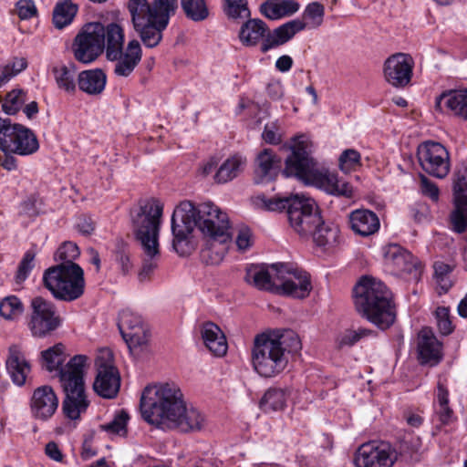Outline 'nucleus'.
<instances>
[{
	"mask_svg": "<svg viewBox=\"0 0 467 467\" xmlns=\"http://www.w3.org/2000/svg\"><path fill=\"white\" fill-rule=\"evenodd\" d=\"M195 227L206 237H213L222 243L231 240L230 221L212 202L195 206L190 201L182 202L171 216L172 247L180 255H187L194 249L192 234Z\"/></svg>",
	"mask_w": 467,
	"mask_h": 467,
	"instance_id": "f257e3e1",
	"label": "nucleus"
},
{
	"mask_svg": "<svg viewBox=\"0 0 467 467\" xmlns=\"http://www.w3.org/2000/svg\"><path fill=\"white\" fill-rule=\"evenodd\" d=\"M140 407L142 418L161 429L188 432L200 431L204 424L203 415L194 408L187 409L181 389L172 384L146 387Z\"/></svg>",
	"mask_w": 467,
	"mask_h": 467,
	"instance_id": "f03ea898",
	"label": "nucleus"
},
{
	"mask_svg": "<svg viewBox=\"0 0 467 467\" xmlns=\"http://www.w3.org/2000/svg\"><path fill=\"white\" fill-rule=\"evenodd\" d=\"M43 368L54 377L58 378L60 386L65 392L62 410L67 418L77 420L85 413L89 401L85 391L84 368L87 363L85 355H76L66 364L67 354L65 346L57 343L41 352Z\"/></svg>",
	"mask_w": 467,
	"mask_h": 467,
	"instance_id": "7ed1b4c3",
	"label": "nucleus"
},
{
	"mask_svg": "<svg viewBox=\"0 0 467 467\" xmlns=\"http://www.w3.org/2000/svg\"><path fill=\"white\" fill-rule=\"evenodd\" d=\"M291 154L285 160L283 174L285 177H296L306 184L314 185L328 194L352 198L353 187L327 169L318 167L311 156L312 142L306 135L294 138L290 146Z\"/></svg>",
	"mask_w": 467,
	"mask_h": 467,
	"instance_id": "20e7f679",
	"label": "nucleus"
},
{
	"mask_svg": "<svg viewBox=\"0 0 467 467\" xmlns=\"http://www.w3.org/2000/svg\"><path fill=\"white\" fill-rule=\"evenodd\" d=\"M301 348L300 338L294 330L262 333L254 340L253 367L261 377H275L286 368L289 354L297 353Z\"/></svg>",
	"mask_w": 467,
	"mask_h": 467,
	"instance_id": "39448f33",
	"label": "nucleus"
},
{
	"mask_svg": "<svg viewBox=\"0 0 467 467\" xmlns=\"http://www.w3.org/2000/svg\"><path fill=\"white\" fill-rule=\"evenodd\" d=\"M127 8L142 44L153 48L161 42L163 31L178 8V0H129Z\"/></svg>",
	"mask_w": 467,
	"mask_h": 467,
	"instance_id": "423d86ee",
	"label": "nucleus"
},
{
	"mask_svg": "<svg viewBox=\"0 0 467 467\" xmlns=\"http://www.w3.org/2000/svg\"><path fill=\"white\" fill-rule=\"evenodd\" d=\"M162 210V205L158 201L147 200L140 202L139 209L131 213L134 234L144 254L143 265L138 275L140 283L149 281L158 266Z\"/></svg>",
	"mask_w": 467,
	"mask_h": 467,
	"instance_id": "0eeeda50",
	"label": "nucleus"
},
{
	"mask_svg": "<svg viewBox=\"0 0 467 467\" xmlns=\"http://www.w3.org/2000/svg\"><path fill=\"white\" fill-rule=\"evenodd\" d=\"M353 292L355 306L359 314L382 330L393 325L396 319L395 305L391 292L384 283L363 276Z\"/></svg>",
	"mask_w": 467,
	"mask_h": 467,
	"instance_id": "6e6552de",
	"label": "nucleus"
},
{
	"mask_svg": "<svg viewBox=\"0 0 467 467\" xmlns=\"http://www.w3.org/2000/svg\"><path fill=\"white\" fill-rule=\"evenodd\" d=\"M264 206L268 211L281 212L286 210L291 227L300 235L307 236L322 223L320 211L311 198L298 194L264 199Z\"/></svg>",
	"mask_w": 467,
	"mask_h": 467,
	"instance_id": "1a4fd4ad",
	"label": "nucleus"
},
{
	"mask_svg": "<svg viewBox=\"0 0 467 467\" xmlns=\"http://www.w3.org/2000/svg\"><path fill=\"white\" fill-rule=\"evenodd\" d=\"M43 285L58 300L71 302L85 290L84 271L78 265H56L43 274Z\"/></svg>",
	"mask_w": 467,
	"mask_h": 467,
	"instance_id": "9d476101",
	"label": "nucleus"
},
{
	"mask_svg": "<svg viewBox=\"0 0 467 467\" xmlns=\"http://www.w3.org/2000/svg\"><path fill=\"white\" fill-rule=\"evenodd\" d=\"M29 309L27 326L33 337H46L61 326L56 306L42 296L32 298Z\"/></svg>",
	"mask_w": 467,
	"mask_h": 467,
	"instance_id": "9b49d317",
	"label": "nucleus"
},
{
	"mask_svg": "<svg viewBox=\"0 0 467 467\" xmlns=\"http://www.w3.org/2000/svg\"><path fill=\"white\" fill-rule=\"evenodd\" d=\"M278 280L277 295L303 299L312 290L310 275L304 270L295 268L290 264L276 263L272 265Z\"/></svg>",
	"mask_w": 467,
	"mask_h": 467,
	"instance_id": "f8f14e48",
	"label": "nucleus"
},
{
	"mask_svg": "<svg viewBox=\"0 0 467 467\" xmlns=\"http://www.w3.org/2000/svg\"><path fill=\"white\" fill-rule=\"evenodd\" d=\"M103 31L100 22L86 24L72 44L74 57L80 63L95 61L104 51Z\"/></svg>",
	"mask_w": 467,
	"mask_h": 467,
	"instance_id": "ddd939ff",
	"label": "nucleus"
},
{
	"mask_svg": "<svg viewBox=\"0 0 467 467\" xmlns=\"http://www.w3.org/2000/svg\"><path fill=\"white\" fill-rule=\"evenodd\" d=\"M398 459L396 450L383 441L361 444L354 453L355 467H392Z\"/></svg>",
	"mask_w": 467,
	"mask_h": 467,
	"instance_id": "4468645a",
	"label": "nucleus"
},
{
	"mask_svg": "<svg viewBox=\"0 0 467 467\" xmlns=\"http://www.w3.org/2000/svg\"><path fill=\"white\" fill-rule=\"evenodd\" d=\"M417 157L420 167L431 176L443 179L450 172V154L440 142L427 140L418 146Z\"/></svg>",
	"mask_w": 467,
	"mask_h": 467,
	"instance_id": "2eb2a0df",
	"label": "nucleus"
},
{
	"mask_svg": "<svg viewBox=\"0 0 467 467\" xmlns=\"http://www.w3.org/2000/svg\"><path fill=\"white\" fill-rule=\"evenodd\" d=\"M118 327L131 353L146 347L149 330L139 314L130 309L122 310L119 316Z\"/></svg>",
	"mask_w": 467,
	"mask_h": 467,
	"instance_id": "dca6fc26",
	"label": "nucleus"
},
{
	"mask_svg": "<svg viewBox=\"0 0 467 467\" xmlns=\"http://www.w3.org/2000/svg\"><path fill=\"white\" fill-rule=\"evenodd\" d=\"M384 264L395 275H412L418 278L420 263L407 249L398 244H389L383 247Z\"/></svg>",
	"mask_w": 467,
	"mask_h": 467,
	"instance_id": "f3484780",
	"label": "nucleus"
},
{
	"mask_svg": "<svg viewBox=\"0 0 467 467\" xmlns=\"http://www.w3.org/2000/svg\"><path fill=\"white\" fill-rule=\"evenodd\" d=\"M413 67V58L409 54H393L384 62V78L394 88H404L411 80Z\"/></svg>",
	"mask_w": 467,
	"mask_h": 467,
	"instance_id": "a211bd4d",
	"label": "nucleus"
},
{
	"mask_svg": "<svg viewBox=\"0 0 467 467\" xmlns=\"http://www.w3.org/2000/svg\"><path fill=\"white\" fill-rule=\"evenodd\" d=\"M38 148L39 144L35 133L22 124L14 123L10 136L4 140L1 150L4 153L27 156L36 152Z\"/></svg>",
	"mask_w": 467,
	"mask_h": 467,
	"instance_id": "6ab92c4d",
	"label": "nucleus"
},
{
	"mask_svg": "<svg viewBox=\"0 0 467 467\" xmlns=\"http://www.w3.org/2000/svg\"><path fill=\"white\" fill-rule=\"evenodd\" d=\"M58 403V397L52 387H37L30 399L31 415L37 420L47 421L56 413Z\"/></svg>",
	"mask_w": 467,
	"mask_h": 467,
	"instance_id": "aec40b11",
	"label": "nucleus"
},
{
	"mask_svg": "<svg viewBox=\"0 0 467 467\" xmlns=\"http://www.w3.org/2000/svg\"><path fill=\"white\" fill-rule=\"evenodd\" d=\"M98 367V374L95 379L93 389L102 398H115L120 387L119 373L109 362H101L99 359L96 361Z\"/></svg>",
	"mask_w": 467,
	"mask_h": 467,
	"instance_id": "412c9836",
	"label": "nucleus"
},
{
	"mask_svg": "<svg viewBox=\"0 0 467 467\" xmlns=\"http://www.w3.org/2000/svg\"><path fill=\"white\" fill-rule=\"evenodd\" d=\"M306 27L307 23L306 21L296 18L279 26L272 31L269 29L266 38L260 46V51L265 54L271 49L285 45Z\"/></svg>",
	"mask_w": 467,
	"mask_h": 467,
	"instance_id": "4be33fe9",
	"label": "nucleus"
},
{
	"mask_svg": "<svg viewBox=\"0 0 467 467\" xmlns=\"http://www.w3.org/2000/svg\"><path fill=\"white\" fill-rule=\"evenodd\" d=\"M116 57H107L110 61H115L114 73L119 77H129L139 65L142 57V49L138 40L129 41L125 48H119Z\"/></svg>",
	"mask_w": 467,
	"mask_h": 467,
	"instance_id": "5701e85b",
	"label": "nucleus"
},
{
	"mask_svg": "<svg viewBox=\"0 0 467 467\" xmlns=\"http://www.w3.org/2000/svg\"><path fill=\"white\" fill-rule=\"evenodd\" d=\"M418 359L422 365L435 366L442 358L441 345L431 329L423 328L418 337Z\"/></svg>",
	"mask_w": 467,
	"mask_h": 467,
	"instance_id": "b1692460",
	"label": "nucleus"
},
{
	"mask_svg": "<svg viewBox=\"0 0 467 467\" xmlns=\"http://www.w3.org/2000/svg\"><path fill=\"white\" fill-rule=\"evenodd\" d=\"M5 368L14 384L22 387L31 371V366L17 345L10 346Z\"/></svg>",
	"mask_w": 467,
	"mask_h": 467,
	"instance_id": "393cba45",
	"label": "nucleus"
},
{
	"mask_svg": "<svg viewBox=\"0 0 467 467\" xmlns=\"http://www.w3.org/2000/svg\"><path fill=\"white\" fill-rule=\"evenodd\" d=\"M269 33V27L260 18H249L240 27L239 41L246 47H254L262 44Z\"/></svg>",
	"mask_w": 467,
	"mask_h": 467,
	"instance_id": "a878e982",
	"label": "nucleus"
},
{
	"mask_svg": "<svg viewBox=\"0 0 467 467\" xmlns=\"http://www.w3.org/2000/svg\"><path fill=\"white\" fill-rule=\"evenodd\" d=\"M281 160L270 149H265L255 160V182L260 183L275 179L280 168Z\"/></svg>",
	"mask_w": 467,
	"mask_h": 467,
	"instance_id": "bb28decb",
	"label": "nucleus"
},
{
	"mask_svg": "<svg viewBox=\"0 0 467 467\" xmlns=\"http://www.w3.org/2000/svg\"><path fill=\"white\" fill-rule=\"evenodd\" d=\"M351 229L361 236H369L379 229V219L370 210L358 209L349 214Z\"/></svg>",
	"mask_w": 467,
	"mask_h": 467,
	"instance_id": "cd10ccee",
	"label": "nucleus"
},
{
	"mask_svg": "<svg viewBox=\"0 0 467 467\" xmlns=\"http://www.w3.org/2000/svg\"><path fill=\"white\" fill-rule=\"evenodd\" d=\"M271 271L259 266L251 265L246 269L245 281L260 290H265L276 294L278 287V280L276 279L275 271L270 266Z\"/></svg>",
	"mask_w": 467,
	"mask_h": 467,
	"instance_id": "c85d7f7f",
	"label": "nucleus"
},
{
	"mask_svg": "<svg viewBox=\"0 0 467 467\" xmlns=\"http://www.w3.org/2000/svg\"><path fill=\"white\" fill-rule=\"evenodd\" d=\"M436 108L441 110L446 108L467 120V89L442 93L436 99Z\"/></svg>",
	"mask_w": 467,
	"mask_h": 467,
	"instance_id": "c756f323",
	"label": "nucleus"
},
{
	"mask_svg": "<svg viewBox=\"0 0 467 467\" xmlns=\"http://www.w3.org/2000/svg\"><path fill=\"white\" fill-rule=\"evenodd\" d=\"M201 335L206 348L215 356L222 357L227 351V342L221 328L213 322H206L201 327Z\"/></svg>",
	"mask_w": 467,
	"mask_h": 467,
	"instance_id": "7c9ffc66",
	"label": "nucleus"
},
{
	"mask_svg": "<svg viewBox=\"0 0 467 467\" xmlns=\"http://www.w3.org/2000/svg\"><path fill=\"white\" fill-rule=\"evenodd\" d=\"M106 82V74L100 68L84 70L78 76L79 89L88 95L100 94L105 88Z\"/></svg>",
	"mask_w": 467,
	"mask_h": 467,
	"instance_id": "2f4dec72",
	"label": "nucleus"
},
{
	"mask_svg": "<svg viewBox=\"0 0 467 467\" xmlns=\"http://www.w3.org/2000/svg\"><path fill=\"white\" fill-rule=\"evenodd\" d=\"M100 26L103 31V48L106 49V56L116 57L119 48L123 47V28L117 23H109L107 26L100 23Z\"/></svg>",
	"mask_w": 467,
	"mask_h": 467,
	"instance_id": "473e14b6",
	"label": "nucleus"
},
{
	"mask_svg": "<svg viewBox=\"0 0 467 467\" xmlns=\"http://www.w3.org/2000/svg\"><path fill=\"white\" fill-rule=\"evenodd\" d=\"M246 161L239 155H234L225 160L215 173L214 179L218 183H226L236 178L244 169Z\"/></svg>",
	"mask_w": 467,
	"mask_h": 467,
	"instance_id": "72a5a7b5",
	"label": "nucleus"
},
{
	"mask_svg": "<svg viewBox=\"0 0 467 467\" xmlns=\"http://www.w3.org/2000/svg\"><path fill=\"white\" fill-rule=\"evenodd\" d=\"M58 88L73 94L77 89V69L73 63L54 67L52 69Z\"/></svg>",
	"mask_w": 467,
	"mask_h": 467,
	"instance_id": "f704fd0d",
	"label": "nucleus"
},
{
	"mask_svg": "<svg viewBox=\"0 0 467 467\" xmlns=\"http://www.w3.org/2000/svg\"><path fill=\"white\" fill-rule=\"evenodd\" d=\"M78 11V5L71 0L58 1L53 10V24L56 28L62 29L70 25Z\"/></svg>",
	"mask_w": 467,
	"mask_h": 467,
	"instance_id": "c9c22d12",
	"label": "nucleus"
},
{
	"mask_svg": "<svg viewBox=\"0 0 467 467\" xmlns=\"http://www.w3.org/2000/svg\"><path fill=\"white\" fill-rule=\"evenodd\" d=\"M185 16L193 22H202L209 18L210 9L206 0H180Z\"/></svg>",
	"mask_w": 467,
	"mask_h": 467,
	"instance_id": "e433bc0d",
	"label": "nucleus"
},
{
	"mask_svg": "<svg viewBox=\"0 0 467 467\" xmlns=\"http://www.w3.org/2000/svg\"><path fill=\"white\" fill-rule=\"evenodd\" d=\"M207 238L205 247L201 251L202 261L207 265H218L226 254L228 243L213 240V237Z\"/></svg>",
	"mask_w": 467,
	"mask_h": 467,
	"instance_id": "4c0bfd02",
	"label": "nucleus"
},
{
	"mask_svg": "<svg viewBox=\"0 0 467 467\" xmlns=\"http://www.w3.org/2000/svg\"><path fill=\"white\" fill-rule=\"evenodd\" d=\"M286 394L282 389H269L260 400V408L265 412L276 411L284 409Z\"/></svg>",
	"mask_w": 467,
	"mask_h": 467,
	"instance_id": "58836bf2",
	"label": "nucleus"
},
{
	"mask_svg": "<svg viewBox=\"0 0 467 467\" xmlns=\"http://www.w3.org/2000/svg\"><path fill=\"white\" fill-rule=\"evenodd\" d=\"M454 210L451 214L453 231L462 234L467 229V199H454Z\"/></svg>",
	"mask_w": 467,
	"mask_h": 467,
	"instance_id": "ea45409f",
	"label": "nucleus"
},
{
	"mask_svg": "<svg viewBox=\"0 0 467 467\" xmlns=\"http://www.w3.org/2000/svg\"><path fill=\"white\" fill-rule=\"evenodd\" d=\"M26 101V92L22 88H15L9 91L3 101L2 109L8 115L17 113Z\"/></svg>",
	"mask_w": 467,
	"mask_h": 467,
	"instance_id": "a19ab883",
	"label": "nucleus"
},
{
	"mask_svg": "<svg viewBox=\"0 0 467 467\" xmlns=\"http://www.w3.org/2000/svg\"><path fill=\"white\" fill-rule=\"evenodd\" d=\"M24 312V306L16 296H8L0 301V315L6 320H14Z\"/></svg>",
	"mask_w": 467,
	"mask_h": 467,
	"instance_id": "79ce46f5",
	"label": "nucleus"
},
{
	"mask_svg": "<svg viewBox=\"0 0 467 467\" xmlns=\"http://www.w3.org/2000/svg\"><path fill=\"white\" fill-rule=\"evenodd\" d=\"M223 8L229 19L248 18L251 16L247 0H223Z\"/></svg>",
	"mask_w": 467,
	"mask_h": 467,
	"instance_id": "37998d69",
	"label": "nucleus"
},
{
	"mask_svg": "<svg viewBox=\"0 0 467 467\" xmlns=\"http://www.w3.org/2000/svg\"><path fill=\"white\" fill-rule=\"evenodd\" d=\"M80 254L79 249L75 243L64 242L54 254V260L58 265H77L74 263Z\"/></svg>",
	"mask_w": 467,
	"mask_h": 467,
	"instance_id": "c03bdc74",
	"label": "nucleus"
},
{
	"mask_svg": "<svg viewBox=\"0 0 467 467\" xmlns=\"http://www.w3.org/2000/svg\"><path fill=\"white\" fill-rule=\"evenodd\" d=\"M337 229L325 224L322 220V223L313 231L309 235L313 236V240L318 246L330 245L336 242L337 237Z\"/></svg>",
	"mask_w": 467,
	"mask_h": 467,
	"instance_id": "a18cd8bd",
	"label": "nucleus"
},
{
	"mask_svg": "<svg viewBox=\"0 0 467 467\" xmlns=\"http://www.w3.org/2000/svg\"><path fill=\"white\" fill-rule=\"evenodd\" d=\"M325 14V9L323 5L318 2H313L307 5L304 13L302 20H309L307 23L306 28H317L321 26L323 22V17Z\"/></svg>",
	"mask_w": 467,
	"mask_h": 467,
	"instance_id": "49530a36",
	"label": "nucleus"
},
{
	"mask_svg": "<svg viewBox=\"0 0 467 467\" xmlns=\"http://www.w3.org/2000/svg\"><path fill=\"white\" fill-rule=\"evenodd\" d=\"M129 419V414L125 410H121L115 415L110 422L101 425V429L109 433L125 436L127 434V423Z\"/></svg>",
	"mask_w": 467,
	"mask_h": 467,
	"instance_id": "de8ad7c7",
	"label": "nucleus"
},
{
	"mask_svg": "<svg viewBox=\"0 0 467 467\" xmlns=\"http://www.w3.org/2000/svg\"><path fill=\"white\" fill-rule=\"evenodd\" d=\"M454 199H467V163H462L454 175Z\"/></svg>",
	"mask_w": 467,
	"mask_h": 467,
	"instance_id": "09e8293b",
	"label": "nucleus"
},
{
	"mask_svg": "<svg viewBox=\"0 0 467 467\" xmlns=\"http://www.w3.org/2000/svg\"><path fill=\"white\" fill-rule=\"evenodd\" d=\"M35 257L36 253L34 251L28 250L26 252L16 273L15 279L16 284H22L28 277L30 272L35 266Z\"/></svg>",
	"mask_w": 467,
	"mask_h": 467,
	"instance_id": "8fccbe9b",
	"label": "nucleus"
},
{
	"mask_svg": "<svg viewBox=\"0 0 467 467\" xmlns=\"http://www.w3.org/2000/svg\"><path fill=\"white\" fill-rule=\"evenodd\" d=\"M43 200L37 194L29 195L20 204L21 213L28 217H36L45 213Z\"/></svg>",
	"mask_w": 467,
	"mask_h": 467,
	"instance_id": "3c124183",
	"label": "nucleus"
},
{
	"mask_svg": "<svg viewBox=\"0 0 467 467\" xmlns=\"http://www.w3.org/2000/svg\"><path fill=\"white\" fill-rule=\"evenodd\" d=\"M373 331L368 328H358V330H346L338 338L339 347H351L358 342L361 338L371 336Z\"/></svg>",
	"mask_w": 467,
	"mask_h": 467,
	"instance_id": "603ef678",
	"label": "nucleus"
},
{
	"mask_svg": "<svg viewBox=\"0 0 467 467\" xmlns=\"http://www.w3.org/2000/svg\"><path fill=\"white\" fill-rule=\"evenodd\" d=\"M360 163V154L358 151L348 149L344 150L339 157V168L345 173L355 170Z\"/></svg>",
	"mask_w": 467,
	"mask_h": 467,
	"instance_id": "864d4df0",
	"label": "nucleus"
},
{
	"mask_svg": "<svg viewBox=\"0 0 467 467\" xmlns=\"http://www.w3.org/2000/svg\"><path fill=\"white\" fill-rule=\"evenodd\" d=\"M437 326L442 336H448L453 331V326L450 319V310L444 306L437 307L435 311Z\"/></svg>",
	"mask_w": 467,
	"mask_h": 467,
	"instance_id": "5fc2aeb1",
	"label": "nucleus"
},
{
	"mask_svg": "<svg viewBox=\"0 0 467 467\" xmlns=\"http://www.w3.org/2000/svg\"><path fill=\"white\" fill-rule=\"evenodd\" d=\"M17 16L22 20L30 19L37 15V9L33 0H19L16 4Z\"/></svg>",
	"mask_w": 467,
	"mask_h": 467,
	"instance_id": "6e6d98bb",
	"label": "nucleus"
},
{
	"mask_svg": "<svg viewBox=\"0 0 467 467\" xmlns=\"http://www.w3.org/2000/svg\"><path fill=\"white\" fill-rule=\"evenodd\" d=\"M261 13L271 20H276L283 17L281 13L279 0H267L260 6Z\"/></svg>",
	"mask_w": 467,
	"mask_h": 467,
	"instance_id": "4d7b16f0",
	"label": "nucleus"
},
{
	"mask_svg": "<svg viewBox=\"0 0 467 467\" xmlns=\"http://www.w3.org/2000/svg\"><path fill=\"white\" fill-rule=\"evenodd\" d=\"M420 180L422 194L430 197L432 201H438L440 194L438 186L424 174H420Z\"/></svg>",
	"mask_w": 467,
	"mask_h": 467,
	"instance_id": "13d9d810",
	"label": "nucleus"
},
{
	"mask_svg": "<svg viewBox=\"0 0 467 467\" xmlns=\"http://www.w3.org/2000/svg\"><path fill=\"white\" fill-rule=\"evenodd\" d=\"M278 129L279 127L276 122L266 124L262 134L263 140L269 144H279L281 142V135L278 133Z\"/></svg>",
	"mask_w": 467,
	"mask_h": 467,
	"instance_id": "bf43d9fd",
	"label": "nucleus"
},
{
	"mask_svg": "<svg viewBox=\"0 0 467 467\" xmlns=\"http://www.w3.org/2000/svg\"><path fill=\"white\" fill-rule=\"evenodd\" d=\"M235 243L239 250H247L252 245L250 229L247 227L240 228Z\"/></svg>",
	"mask_w": 467,
	"mask_h": 467,
	"instance_id": "052dcab7",
	"label": "nucleus"
},
{
	"mask_svg": "<svg viewBox=\"0 0 467 467\" xmlns=\"http://www.w3.org/2000/svg\"><path fill=\"white\" fill-rule=\"evenodd\" d=\"M436 413L441 425H449L452 421L453 410L450 408L449 404L439 406Z\"/></svg>",
	"mask_w": 467,
	"mask_h": 467,
	"instance_id": "680f3d73",
	"label": "nucleus"
},
{
	"mask_svg": "<svg viewBox=\"0 0 467 467\" xmlns=\"http://www.w3.org/2000/svg\"><path fill=\"white\" fill-rule=\"evenodd\" d=\"M283 17L292 16L298 11L300 5L294 0H279Z\"/></svg>",
	"mask_w": 467,
	"mask_h": 467,
	"instance_id": "e2e57ef3",
	"label": "nucleus"
},
{
	"mask_svg": "<svg viewBox=\"0 0 467 467\" xmlns=\"http://www.w3.org/2000/svg\"><path fill=\"white\" fill-rule=\"evenodd\" d=\"M78 229L84 234H90L95 229V223L90 217L82 216L78 223Z\"/></svg>",
	"mask_w": 467,
	"mask_h": 467,
	"instance_id": "0e129e2a",
	"label": "nucleus"
},
{
	"mask_svg": "<svg viewBox=\"0 0 467 467\" xmlns=\"http://www.w3.org/2000/svg\"><path fill=\"white\" fill-rule=\"evenodd\" d=\"M46 454L52 460L56 462H61L63 459V454L59 450L57 444L54 441H49L46 445L45 449Z\"/></svg>",
	"mask_w": 467,
	"mask_h": 467,
	"instance_id": "69168bd1",
	"label": "nucleus"
},
{
	"mask_svg": "<svg viewBox=\"0 0 467 467\" xmlns=\"http://www.w3.org/2000/svg\"><path fill=\"white\" fill-rule=\"evenodd\" d=\"M437 402L438 406H445L449 404V391L446 386L439 381L437 385Z\"/></svg>",
	"mask_w": 467,
	"mask_h": 467,
	"instance_id": "338daca9",
	"label": "nucleus"
},
{
	"mask_svg": "<svg viewBox=\"0 0 467 467\" xmlns=\"http://www.w3.org/2000/svg\"><path fill=\"white\" fill-rule=\"evenodd\" d=\"M116 260L119 264L121 272L127 275L131 269V264L130 257L123 251H118L116 253Z\"/></svg>",
	"mask_w": 467,
	"mask_h": 467,
	"instance_id": "774afa93",
	"label": "nucleus"
}]
</instances>
